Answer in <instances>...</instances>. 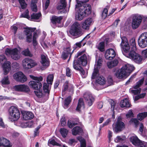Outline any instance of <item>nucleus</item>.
Wrapping results in <instances>:
<instances>
[{
  "label": "nucleus",
  "instance_id": "f257e3e1",
  "mask_svg": "<svg viewBox=\"0 0 147 147\" xmlns=\"http://www.w3.org/2000/svg\"><path fill=\"white\" fill-rule=\"evenodd\" d=\"M89 0H84L83 1L76 0L77 4L76 5L75 8H78V14L76 15V18L78 20H81L83 18L89 15L91 12V7L90 5L86 3Z\"/></svg>",
  "mask_w": 147,
  "mask_h": 147
},
{
  "label": "nucleus",
  "instance_id": "f03ea898",
  "mask_svg": "<svg viewBox=\"0 0 147 147\" xmlns=\"http://www.w3.org/2000/svg\"><path fill=\"white\" fill-rule=\"evenodd\" d=\"M134 67L129 64L125 65L121 69L117 71L115 74L116 77L119 79L125 78L134 70Z\"/></svg>",
  "mask_w": 147,
  "mask_h": 147
},
{
  "label": "nucleus",
  "instance_id": "7ed1b4c3",
  "mask_svg": "<svg viewBox=\"0 0 147 147\" xmlns=\"http://www.w3.org/2000/svg\"><path fill=\"white\" fill-rule=\"evenodd\" d=\"M9 119L12 121L18 120L20 117V113L18 109L14 106L10 107L9 109Z\"/></svg>",
  "mask_w": 147,
  "mask_h": 147
},
{
  "label": "nucleus",
  "instance_id": "20e7f679",
  "mask_svg": "<svg viewBox=\"0 0 147 147\" xmlns=\"http://www.w3.org/2000/svg\"><path fill=\"white\" fill-rule=\"evenodd\" d=\"M30 77L35 81H31L29 83L30 87L33 90H37L40 89L42 87V84L40 82L42 81L43 78L41 76L35 77L30 76Z\"/></svg>",
  "mask_w": 147,
  "mask_h": 147
},
{
  "label": "nucleus",
  "instance_id": "39448f33",
  "mask_svg": "<svg viewBox=\"0 0 147 147\" xmlns=\"http://www.w3.org/2000/svg\"><path fill=\"white\" fill-rule=\"evenodd\" d=\"M75 59L73 62V67L74 69H78L79 67L82 65L85 66L87 63V58L86 54H84L77 59Z\"/></svg>",
  "mask_w": 147,
  "mask_h": 147
},
{
  "label": "nucleus",
  "instance_id": "423d86ee",
  "mask_svg": "<svg viewBox=\"0 0 147 147\" xmlns=\"http://www.w3.org/2000/svg\"><path fill=\"white\" fill-rule=\"evenodd\" d=\"M69 32L71 35L78 37L82 34V29L80 24L77 22L74 23L72 25Z\"/></svg>",
  "mask_w": 147,
  "mask_h": 147
},
{
  "label": "nucleus",
  "instance_id": "0eeeda50",
  "mask_svg": "<svg viewBox=\"0 0 147 147\" xmlns=\"http://www.w3.org/2000/svg\"><path fill=\"white\" fill-rule=\"evenodd\" d=\"M122 117L119 116L117 121L112 125V128L114 132L117 133L121 131L125 128V125L122 121Z\"/></svg>",
  "mask_w": 147,
  "mask_h": 147
},
{
  "label": "nucleus",
  "instance_id": "6e6552de",
  "mask_svg": "<svg viewBox=\"0 0 147 147\" xmlns=\"http://www.w3.org/2000/svg\"><path fill=\"white\" fill-rule=\"evenodd\" d=\"M5 53L7 56H10L11 58L14 60H17L20 58V55L16 48L12 49L7 48L5 49Z\"/></svg>",
  "mask_w": 147,
  "mask_h": 147
},
{
  "label": "nucleus",
  "instance_id": "1a4fd4ad",
  "mask_svg": "<svg viewBox=\"0 0 147 147\" xmlns=\"http://www.w3.org/2000/svg\"><path fill=\"white\" fill-rule=\"evenodd\" d=\"M135 62L138 64L141 63L142 60V57L138 53H136L135 51L131 50L130 52L127 56Z\"/></svg>",
  "mask_w": 147,
  "mask_h": 147
},
{
  "label": "nucleus",
  "instance_id": "9d476101",
  "mask_svg": "<svg viewBox=\"0 0 147 147\" xmlns=\"http://www.w3.org/2000/svg\"><path fill=\"white\" fill-rule=\"evenodd\" d=\"M142 18L139 15H134L132 17L131 26L132 28L135 30L140 26L142 21Z\"/></svg>",
  "mask_w": 147,
  "mask_h": 147
},
{
  "label": "nucleus",
  "instance_id": "9b49d317",
  "mask_svg": "<svg viewBox=\"0 0 147 147\" xmlns=\"http://www.w3.org/2000/svg\"><path fill=\"white\" fill-rule=\"evenodd\" d=\"M99 71L97 69L95 68L92 73V78L96 79L97 83L103 85L105 83V80L102 76H99Z\"/></svg>",
  "mask_w": 147,
  "mask_h": 147
},
{
  "label": "nucleus",
  "instance_id": "f8f14e48",
  "mask_svg": "<svg viewBox=\"0 0 147 147\" xmlns=\"http://www.w3.org/2000/svg\"><path fill=\"white\" fill-rule=\"evenodd\" d=\"M139 46L142 48H144L147 46V32L141 34L138 39Z\"/></svg>",
  "mask_w": 147,
  "mask_h": 147
},
{
  "label": "nucleus",
  "instance_id": "ddd939ff",
  "mask_svg": "<svg viewBox=\"0 0 147 147\" xmlns=\"http://www.w3.org/2000/svg\"><path fill=\"white\" fill-rule=\"evenodd\" d=\"M22 63L23 67L25 69H30L37 64L34 61L29 58L25 59Z\"/></svg>",
  "mask_w": 147,
  "mask_h": 147
},
{
  "label": "nucleus",
  "instance_id": "4468645a",
  "mask_svg": "<svg viewBox=\"0 0 147 147\" xmlns=\"http://www.w3.org/2000/svg\"><path fill=\"white\" fill-rule=\"evenodd\" d=\"M121 42L120 44L122 48V53L124 55V53L129 51L130 47L128 42L127 38L125 36L121 37Z\"/></svg>",
  "mask_w": 147,
  "mask_h": 147
},
{
  "label": "nucleus",
  "instance_id": "2eb2a0df",
  "mask_svg": "<svg viewBox=\"0 0 147 147\" xmlns=\"http://www.w3.org/2000/svg\"><path fill=\"white\" fill-rule=\"evenodd\" d=\"M36 28H26L24 31V34L26 36V40L28 42H31L32 41V32L36 30Z\"/></svg>",
  "mask_w": 147,
  "mask_h": 147
},
{
  "label": "nucleus",
  "instance_id": "dca6fc26",
  "mask_svg": "<svg viewBox=\"0 0 147 147\" xmlns=\"http://www.w3.org/2000/svg\"><path fill=\"white\" fill-rule=\"evenodd\" d=\"M14 79L16 81L23 83L27 80V78L21 72L15 73L13 76Z\"/></svg>",
  "mask_w": 147,
  "mask_h": 147
},
{
  "label": "nucleus",
  "instance_id": "f3484780",
  "mask_svg": "<svg viewBox=\"0 0 147 147\" xmlns=\"http://www.w3.org/2000/svg\"><path fill=\"white\" fill-rule=\"evenodd\" d=\"M83 97L86 104L88 106H91L94 100L92 95L89 93H85L84 94Z\"/></svg>",
  "mask_w": 147,
  "mask_h": 147
},
{
  "label": "nucleus",
  "instance_id": "a211bd4d",
  "mask_svg": "<svg viewBox=\"0 0 147 147\" xmlns=\"http://www.w3.org/2000/svg\"><path fill=\"white\" fill-rule=\"evenodd\" d=\"M14 88L16 91H18L24 92H26L30 91L29 87L25 85H16L14 86Z\"/></svg>",
  "mask_w": 147,
  "mask_h": 147
},
{
  "label": "nucleus",
  "instance_id": "6ab92c4d",
  "mask_svg": "<svg viewBox=\"0 0 147 147\" xmlns=\"http://www.w3.org/2000/svg\"><path fill=\"white\" fill-rule=\"evenodd\" d=\"M115 53L114 50L112 49H107L105 54V58L107 59L111 60L115 56Z\"/></svg>",
  "mask_w": 147,
  "mask_h": 147
},
{
  "label": "nucleus",
  "instance_id": "aec40b11",
  "mask_svg": "<svg viewBox=\"0 0 147 147\" xmlns=\"http://www.w3.org/2000/svg\"><path fill=\"white\" fill-rule=\"evenodd\" d=\"M93 21L91 18H89L87 19L82 24V28L85 30H88L89 27Z\"/></svg>",
  "mask_w": 147,
  "mask_h": 147
},
{
  "label": "nucleus",
  "instance_id": "412c9836",
  "mask_svg": "<svg viewBox=\"0 0 147 147\" xmlns=\"http://www.w3.org/2000/svg\"><path fill=\"white\" fill-rule=\"evenodd\" d=\"M41 61L40 63L42 66L47 67L49 65V59L44 55H42L41 56Z\"/></svg>",
  "mask_w": 147,
  "mask_h": 147
},
{
  "label": "nucleus",
  "instance_id": "4be33fe9",
  "mask_svg": "<svg viewBox=\"0 0 147 147\" xmlns=\"http://www.w3.org/2000/svg\"><path fill=\"white\" fill-rule=\"evenodd\" d=\"M11 62L7 61L5 62L3 65L4 74L6 75L9 71L11 69L10 66Z\"/></svg>",
  "mask_w": 147,
  "mask_h": 147
},
{
  "label": "nucleus",
  "instance_id": "5701e85b",
  "mask_svg": "<svg viewBox=\"0 0 147 147\" xmlns=\"http://www.w3.org/2000/svg\"><path fill=\"white\" fill-rule=\"evenodd\" d=\"M34 93L35 95L38 98H43L45 99H47L46 98V96L45 95V92L43 93L41 88L40 89L34 91Z\"/></svg>",
  "mask_w": 147,
  "mask_h": 147
},
{
  "label": "nucleus",
  "instance_id": "b1692460",
  "mask_svg": "<svg viewBox=\"0 0 147 147\" xmlns=\"http://www.w3.org/2000/svg\"><path fill=\"white\" fill-rule=\"evenodd\" d=\"M23 118L24 120L31 119L34 117L33 114L30 112H24L22 113Z\"/></svg>",
  "mask_w": 147,
  "mask_h": 147
},
{
  "label": "nucleus",
  "instance_id": "393cba45",
  "mask_svg": "<svg viewBox=\"0 0 147 147\" xmlns=\"http://www.w3.org/2000/svg\"><path fill=\"white\" fill-rule=\"evenodd\" d=\"M3 145L7 147H11V146L10 144L9 141L3 138H0V146Z\"/></svg>",
  "mask_w": 147,
  "mask_h": 147
},
{
  "label": "nucleus",
  "instance_id": "a878e982",
  "mask_svg": "<svg viewBox=\"0 0 147 147\" xmlns=\"http://www.w3.org/2000/svg\"><path fill=\"white\" fill-rule=\"evenodd\" d=\"M49 84H47L46 83H44L43 85V90L45 95L46 96V98H48L49 97L50 88L49 87Z\"/></svg>",
  "mask_w": 147,
  "mask_h": 147
},
{
  "label": "nucleus",
  "instance_id": "bb28decb",
  "mask_svg": "<svg viewBox=\"0 0 147 147\" xmlns=\"http://www.w3.org/2000/svg\"><path fill=\"white\" fill-rule=\"evenodd\" d=\"M130 141L132 144L135 146H138L142 142H141L140 140L137 136H132L130 139Z\"/></svg>",
  "mask_w": 147,
  "mask_h": 147
},
{
  "label": "nucleus",
  "instance_id": "cd10ccee",
  "mask_svg": "<svg viewBox=\"0 0 147 147\" xmlns=\"http://www.w3.org/2000/svg\"><path fill=\"white\" fill-rule=\"evenodd\" d=\"M82 131V129L79 126L75 127L72 130V134L75 136L80 134Z\"/></svg>",
  "mask_w": 147,
  "mask_h": 147
},
{
  "label": "nucleus",
  "instance_id": "c85d7f7f",
  "mask_svg": "<svg viewBox=\"0 0 147 147\" xmlns=\"http://www.w3.org/2000/svg\"><path fill=\"white\" fill-rule=\"evenodd\" d=\"M63 19L62 16L57 17L56 16H53L51 18V21L52 23L54 24L56 23H60L61 21Z\"/></svg>",
  "mask_w": 147,
  "mask_h": 147
},
{
  "label": "nucleus",
  "instance_id": "c756f323",
  "mask_svg": "<svg viewBox=\"0 0 147 147\" xmlns=\"http://www.w3.org/2000/svg\"><path fill=\"white\" fill-rule=\"evenodd\" d=\"M120 105L122 107H129L131 106V104L127 99H125L121 101Z\"/></svg>",
  "mask_w": 147,
  "mask_h": 147
},
{
  "label": "nucleus",
  "instance_id": "7c9ffc66",
  "mask_svg": "<svg viewBox=\"0 0 147 147\" xmlns=\"http://www.w3.org/2000/svg\"><path fill=\"white\" fill-rule=\"evenodd\" d=\"M118 63V60L117 59H115L113 61L108 62L107 63V65L109 68H111L117 66Z\"/></svg>",
  "mask_w": 147,
  "mask_h": 147
},
{
  "label": "nucleus",
  "instance_id": "2f4dec72",
  "mask_svg": "<svg viewBox=\"0 0 147 147\" xmlns=\"http://www.w3.org/2000/svg\"><path fill=\"white\" fill-rule=\"evenodd\" d=\"M74 49L72 51L69 47L64 48L63 49V51L65 52L66 53L69 55V58L68 61H69L73 53Z\"/></svg>",
  "mask_w": 147,
  "mask_h": 147
},
{
  "label": "nucleus",
  "instance_id": "473e14b6",
  "mask_svg": "<svg viewBox=\"0 0 147 147\" xmlns=\"http://www.w3.org/2000/svg\"><path fill=\"white\" fill-rule=\"evenodd\" d=\"M74 49L72 51L69 47L64 48L63 49V51L65 52L66 53L69 55V58L68 61H69L73 53Z\"/></svg>",
  "mask_w": 147,
  "mask_h": 147
},
{
  "label": "nucleus",
  "instance_id": "72a5a7b5",
  "mask_svg": "<svg viewBox=\"0 0 147 147\" xmlns=\"http://www.w3.org/2000/svg\"><path fill=\"white\" fill-rule=\"evenodd\" d=\"M66 3L65 0H61L59 5L57 6V8L59 10L64 8L66 6Z\"/></svg>",
  "mask_w": 147,
  "mask_h": 147
},
{
  "label": "nucleus",
  "instance_id": "f704fd0d",
  "mask_svg": "<svg viewBox=\"0 0 147 147\" xmlns=\"http://www.w3.org/2000/svg\"><path fill=\"white\" fill-rule=\"evenodd\" d=\"M71 100V97L69 96L66 98L64 101V107L65 108H67L69 105L70 104Z\"/></svg>",
  "mask_w": 147,
  "mask_h": 147
},
{
  "label": "nucleus",
  "instance_id": "c9c22d12",
  "mask_svg": "<svg viewBox=\"0 0 147 147\" xmlns=\"http://www.w3.org/2000/svg\"><path fill=\"white\" fill-rule=\"evenodd\" d=\"M77 138L80 142V147H86V141L83 138L80 136L77 137Z\"/></svg>",
  "mask_w": 147,
  "mask_h": 147
},
{
  "label": "nucleus",
  "instance_id": "e433bc0d",
  "mask_svg": "<svg viewBox=\"0 0 147 147\" xmlns=\"http://www.w3.org/2000/svg\"><path fill=\"white\" fill-rule=\"evenodd\" d=\"M84 103L83 99L81 98H80L79 100L78 105L76 107V111H80V109L81 107H82V106H84Z\"/></svg>",
  "mask_w": 147,
  "mask_h": 147
},
{
  "label": "nucleus",
  "instance_id": "4c0bfd02",
  "mask_svg": "<svg viewBox=\"0 0 147 147\" xmlns=\"http://www.w3.org/2000/svg\"><path fill=\"white\" fill-rule=\"evenodd\" d=\"M144 81V78H143L136 83V85L133 86L134 88L137 89L140 87L143 84Z\"/></svg>",
  "mask_w": 147,
  "mask_h": 147
},
{
  "label": "nucleus",
  "instance_id": "58836bf2",
  "mask_svg": "<svg viewBox=\"0 0 147 147\" xmlns=\"http://www.w3.org/2000/svg\"><path fill=\"white\" fill-rule=\"evenodd\" d=\"M59 131L63 138L66 137L68 133V131L66 129L61 128L59 130Z\"/></svg>",
  "mask_w": 147,
  "mask_h": 147
},
{
  "label": "nucleus",
  "instance_id": "ea45409f",
  "mask_svg": "<svg viewBox=\"0 0 147 147\" xmlns=\"http://www.w3.org/2000/svg\"><path fill=\"white\" fill-rule=\"evenodd\" d=\"M146 117H147V112H144L139 113L137 115V118L139 120L141 121Z\"/></svg>",
  "mask_w": 147,
  "mask_h": 147
},
{
  "label": "nucleus",
  "instance_id": "a19ab883",
  "mask_svg": "<svg viewBox=\"0 0 147 147\" xmlns=\"http://www.w3.org/2000/svg\"><path fill=\"white\" fill-rule=\"evenodd\" d=\"M125 137L124 136H118L117 137L115 140L116 142H122L125 140Z\"/></svg>",
  "mask_w": 147,
  "mask_h": 147
},
{
  "label": "nucleus",
  "instance_id": "79ce46f5",
  "mask_svg": "<svg viewBox=\"0 0 147 147\" xmlns=\"http://www.w3.org/2000/svg\"><path fill=\"white\" fill-rule=\"evenodd\" d=\"M2 85H7L9 84L10 82L9 80V78L8 76L4 77L1 81Z\"/></svg>",
  "mask_w": 147,
  "mask_h": 147
},
{
  "label": "nucleus",
  "instance_id": "37998d69",
  "mask_svg": "<svg viewBox=\"0 0 147 147\" xmlns=\"http://www.w3.org/2000/svg\"><path fill=\"white\" fill-rule=\"evenodd\" d=\"M54 76L53 75L50 74L47 77V82L48 84L51 85L53 81Z\"/></svg>",
  "mask_w": 147,
  "mask_h": 147
},
{
  "label": "nucleus",
  "instance_id": "c03bdc74",
  "mask_svg": "<svg viewBox=\"0 0 147 147\" xmlns=\"http://www.w3.org/2000/svg\"><path fill=\"white\" fill-rule=\"evenodd\" d=\"M77 122H75L71 120H69L67 122L68 126L69 128H71L75 125L78 124V123Z\"/></svg>",
  "mask_w": 147,
  "mask_h": 147
},
{
  "label": "nucleus",
  "instance_id": "a18cd8bd",
  "mask_svg": "<svg viewBox=\"0 0 147 147\" xmlns=\"http://www.w3.org/2000/svg\"><path fill=\"white\" fill-rule=\"evenodd\" d=\"M130 44L131 46H132V48L133 51H135L136 50V47L135 42V40L134 38H132L130 40Z\"/></svg>",
  "mask_w": 147,
  "mask_h": 147
},
{
  "label": "nucleus",
  "instance_id": "49530a36",
  "mask_svg": "<svg viewBox=\"0 0 147 147\" xmlns=\"http://www.w3.org/2000/svg\"><path fill=\"white\" fill-rule=\"evenodd\" d=\"M41 16V13H33L31 16L32 19L37 20Z\"/></svg>",
  "mask_w": 147,
  "mask_h": 147
},
{
  "label": "nucleus",
  "instance_id": "de8ad7c7",
  "mask_svg": "<svg viewBox=\"0 0 147 147\" xmlns=\"http://www.w3.org/2000/svg\"><path fill=\"white\" fill-rule=\"evenodd\" d=\"M38 37V35L36 32H34L33 37V45L34 46H36L37 45V42L36 40V39Z\"/></svg>",
  "mask_w": 147,
  "mask_h": 147
},
{
  "label": "nucleus",
  "instance_id": "09e8293b",
  "mask_svg": "<svg viewBox=\"0 0 147 147\" xmlns=\"http://www.w3.org/2000/svg\"><path fill=\"white\" fill-rule=\"evenodd\" d=\"M22 54L25 56L32 57V55L31 53L28 49H27L22 51Z\"/></svg>",
  "mask_w": 147,
  "mask_h": 147
},
{
  "label": "nucleus",
  "instance_id": "8fccbe9b",
  "mask_svg": "<svg viewBox=\"0 0 147 147\" xmlns=\"http://www.w3.org/2000/svg\"><path fill=\"white\" fill-rule=\"evenodd\" d=\"M105 43L104 42H100L98 46V49L101 52L105 51L104 49Z\"/></svg>",
  "mask_w": 147,
  "mask_h": 147
},
{
  "label": "nucleus",
  "instance_id": "3c124183",
  "mask_svg": "<svg viewBox=\"0 0 147 147\" xmlns=\"http://www.w3.org/2000/svg\"><path fill=\"white\" fill-rule=\"evenodd\" d=\"M20 3L21 7L22 9H25L27 6V4L26 3L24 0H18Z\"/></svg>",
  "mask_w": 147,
  "mask_h": 147
},
{
  "label": "nucleus",
  "instance_id": "603ef678",
  "mask_svg": "<svg viewBox=\"0 0 147 147\" xmlns=\"http://www.w3.org/2000/svg\"><path fill=\"white\" fill-rule=\"evenodd\" d=\"M29 11L28 9L26 10L25 12L21 15L20 18H25L28 19L30 18L29 16Z\"/></svg>",
  "mask_w": 147,
  "mask_h": 147
},
{
  "label": "nucleus",
  "instance_id": "864d4df0",
  "mask_svg": "<svg viewBox=\"0 0 147 147\" xmlns=\"http://www.w3.org/2000/svg\"><path fill=\"white\" fill-rule=\"evenodd\" d=\"M68 81H65L63 86L62 91V92H65L67 90L68 87Z\"/></svg>",
  "mask_w": 147,
  "mask_h": 147
},
{
  "label": "nucleus",
  "instance_id": "5fc2aeb1",
  "mask_svg": "<svg viewBox=\"0 0 147 147\" xmlns=\"http://www.w3.org/2000/svg\"><path fill=\"white\" fill-rule=\"evenodd\" d=\"M108 13V10L107 9L105 8L102 13V17L103 19H105L107 16Z\"/></svg>",
  "mask_w": 147,
  "mask_h": 147
},
{
  "label": "nucleus",
  "instance_id": "6e6d98bb",
  "mask_svg": "<svg viewBox=\"0 0 147 147\" xmlns=\"http://www.w3.org/2000/svg\"><path fill=\"white\" fill-rule=\"evenodd\" d=\"M48 143L51 144L53 146H61V145L56 142L54 139L49 140L48 141Z\"/></svg>",
  "mask_w": 147,
  "mask_h": 147
},
{
  "label": "nucleus",
  "instance_id": "4d7b16f0",
  "mask_svg": "<svg viewBox=\"0 0 147 147\" xmlns=\"http://www.w3.org/2000/svg\"><path fill=\"white\" fill-rule=\"evenodd\" d=\"M130 123H134L136 127H137L139 124V121L136 119L135 118L131 119L130 121Z\"/></svg>",
  "mask_w": 147,
  "mask_h": 147
},
{
  "label": "nucleus",
  "instance_id": "13d9d810",
  "mask_svg": "<svg viewBox=\"0 0 147 147\" xmlns=\"http://www.w3.org/2000/svg\"><path fill=\"white\" fill-rule=\"evenodd\" d=\"M31 7L32 10L36 12L37 10V8L36 5L33 3H31Z\"/></svg>",
  "mask_w": 147,
  "mask_h": 147
},
{
  "label": "nucleus",
  "instance_id": "bf43d9fd",
  "mask_svg": "<svg viewBox=\"0 0 147 147\" xmlns=\"http://www.w3.org/2000/svg\"><path fill=\"white\" fill-rule=\"evenodd\" d=\"M50 0H47L44 4L43 3V7L45 9H47L48 7L50 4Z\"/></svg>",
  "mask_w": 147,
  "mask_h": 147
},
{
  "label": "nucleus",
  "instance_id": "052dcab7",
  "mask_svg": "<svg viewBox=\"0 0 147 147\" xmlns=\"http://www.w3.org/2000/svg\"><path fill=\"white\" fill-rule=\"evenodd\" d=\"M141 89L139 88L135 90H131V92L132 93L134 94L135 95H137L140 93Z\"/></svg>",
  "mask_w": 147,
  "mask_h": 147
},
{
  "label": "nucleus",
  "instance_id": "680f3d73",
  "mask_svg": "<svg viewBox=\"0 0 147 147\" xmlns=\"http://www.w3.org/2000/svg\"><path fill=\"white\" fill-rule=\"evenodd\" d=\"M85 51H79L77 53V55L75 56V59H77L80 56H81L84 54H84L85 52Z\"/></svg>",
  "mask_w": 147,
  "mask_h": 147
},
{
  "label": "nucleus",
  "instance_id": "e2e57ef3",
  "mask_svg": "<svg viewBox=\"0 0 147 147\" xmlns=\"http://www.w3.org/2000/svg\"><path fill=\"white\" fill-rule=\"evenodd\" d=\"M110 104L111 106V109L113 111H114L115 106L116 103L113 100H111L110 102Z\"/></svg>",
  "mask_w": 147,
  "mask_h": 147
},
{
  "label": "nucleus",
  "instance_id": "0e129e2a",
  "mask_svg": "<svg viewBox=\"0 0 147 147\" xmlns=\"http://www.w3.org/2000/svg\"><path fill=\"white\" fill-rule=\"evenodd\" d=\"M61 125L63 126H64L66 124L65 118V117H62L61 119Z\"/></svg>",
  "mask_w": 147,
  "mask_h": 147
},
{
  "label": "nucleus",
  "instance_id": "69168bd1",
  "mask_svg": "<svg viewBox=\"0 0 147 147\" xmlns=\"http://www.w3.org/2000/svg\"><path fill=\"white\" fill-rule=\"evenodd\" d=\"M65 52L63 51L61 55V57L64 60L66 59L69 56Z\"/></svg>",
  "mask_w": 147,
  "mask_h": 147
},
{
  "label": "nucleus",
  "instance_id": "338daca9",
  "mask_svg": "<svg viewBox=\"0 0 147 147\" xmlns=\"http://www.w3.org/2000/svg\"><path fill=\"white\" fill-rule=\"evenodd\" d=\"M126 116L127 117H134V114L131 110H129L128 113L126 114Z\"/></svg>",
  "mask_w": 147,
  "mask_h": 147
},
{
  "label": "nucleus",
  "instance_id": "774afa93",
  "mask_svg": "<svg viewBox=\"0 0 147 147\" xmlns=\"http://www.w3.org/2000/svg\"><path fill=\"white\" fill-rule=\"evenodd\" d=\"M142 55L144 57L146 58L147 57V49L142 51Z\"/></svg>",
  "mask_w": 147,
  "mask_h": 147
}]
</instances>
